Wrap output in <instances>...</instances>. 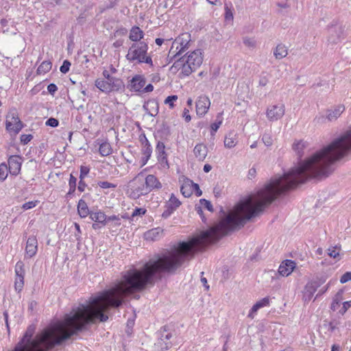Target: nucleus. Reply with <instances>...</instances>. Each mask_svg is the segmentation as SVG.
Listing matches in <instances>:
<instances>
[{
  "label": "nucleus",
  "mask_w": 351,
  "mask_h": 351,
  "mask_svg": "<svg viewBox=\"0 0 351 351\" xmlns=\"http://www.w3.org/2000/svg\"><path fill=\"white\" fill-rule=\"evenodd\" d=\"M162 271L167 272V251L150 259L141 269L133 267L123 272L120 280L109 289L91 296L86 304L73 308L62 321L46 328L34 339L32 337L35 327L29 326L14 351H47L79 332L87 330L91 324L106 322L110 308H119L126 296L153 285L154 275Z\"/></svg>",
  "instance_id": "1"
},
{
  "label": "nucleus",
  "mask_w": 351,
  "mask_h": 351,
  "mask_svg": "<svg viewBox=\"0 0 351 351\" xmlns=\"http://www.w3.org/2000/svg\"><path fill=\"white\" fill-rule=\"evenodd\" d=\"M148 45L145 42L133 43L126 55V59L130 62L136 61L138 63H146L153 66L152 57L147 53Z\"/></svg>",
  "instance_id": "2"
},
{
  "label": "nucleus",
  "mask_w": 351,
  "mask_h": 351,
  "mask_svg": "<svg viewBox=\"0 0 351 351\" xmlns=\"http://www.w3.org/2000/svg\"><path fill=\"white\" fill-rule=\"evenodd\" d=\"M144 180L145 174L141 172L128 182L127 194L130 197L136 199L141 196L149 193L147 186H146Z\"/></svg>",
  "instance_id": "3"
},
{
  "label": "nucleus",
  "mask_w": 351,
  "mask_h": 351,
  "mask_svg": "<svg viewBox=\"0 0 351 351\" xmlns=\"http://www.w3.org/2000/svg\"><path fill=\"white\" fill-rule=\"evenodd\" d=\"M345 110V106L339 104L326 111V116L320 115L316 117L315 121L319 124L325 123L326 121H334L337 120Z\"/></svg>",
  "instance_id": "4"
},
{
  "label": "nucleus",
  "mask_w": 351,
  "mask_h": 351,
  "mask_svg": "<svg viewBox=\"0 0 351 351\" xmlns=\"http://www.w3.org/2000/svg\"><path fill=\"white\" fill-rule=\"evenodd\" d=\"M6 130L9 132H13L17 134L23 128V125L20 121L17 112L15 109H12L6 116Z\"/></svg>",
  "instance_id": "5"
},
{
  "label": "nucleus",
  "mask_w": 351,
  "mask_h": 351,
  "mask_svg": "<svg viewBox=\"0 0 351 351\" xmlns=\"http://www.w3.org/2000/svg\"><path fill=\"white\" fill-rule=\"evenodd\" d=\"M285 111L284 105H274L267 109V117L269 121H277L284 116Z\"/></svg>",
  "instance_id": "6"
},
{
  "label": "nucleus",
  "mask_w": 351,
  "mask_h": 351,
  "mask_svg": "<svg viewBox=\"0 0 351 351\" xmlns=\"http://www.w3.org/2000/svg\"><path fill=\"white\" fill-rule=\"evenodd\" d=\"M173 68L177 70H181V73L186 76L189 75L197 69H193L191 64L185 61V57H182L176 61L172 66V69Z\"/></svg>",
  "instance_id": "7"
},
{
  "label": "nucleus",
  "mask_w": 351,
  "mask_h": 351,
  "mask_svg": "<svg viewBox=\"0 0 351 351\" xmlns=\"http://www.w3.org/2000/svg\"><path fill=\"white\" fill-rule=\"evenodd\" d=\"M210 106V101L208 97L205 95L199 97L197 101H196L197 114L200 117L205 115L207 113Z\"/></svg>",
  "instance_id": "8"
},
{
  "label": "nucleus",
  "mask_w": 351,
  "mask_h": 351,
  "mask_svg": "<svg viewBox=\"0 0 351 351\" xmlns=\"http://www.w3.org/2000/svg\"><path fill=\"white\" fill-rule=\"evenodd\" d=\"M23 158L14 155L11 156L8 159L9 171L12 175L16 176L20 173Z\"/></svg>",
  "instance_id": "9"
},
{
  "label": "nucleus",
  "mask_w": 351,
  "mask_h": 351,
  "mask_svg": "<svg viewBox=\"0 0 351 351\" xmlns=\"http://www.w3.org/2000/svg\"><path fill=\"white\" fill-rule=\"evenodd\" d=\"M296 267V263L291 260H285L281 263L278 267V273L283 277L289 276Z\"/></svg>",
  "instance_id": "10"
},
{
  "label": "nucleus",
  "mask_w": 351,
  "mask_h": 351,
  "mask_svg": "<svg viewBox=\"0 0 351 351\" xmlns=\"http://www.w3.org/2000/svg\"><path fill=\"white\" fill-rule=\"evenodd\" d=\"M180 205H181V202L175 196V195L173 193H172L169 199L166 202L167 209L163 212L162 217H168Z\"/></svg>",
  "instance_id": "11"
},
{
  "label": "nucleus",
  "mask_w": 351,
  "mask_h": 351,
  "mask_svg": "<svg viewBox=\"0 0 351 351\" xmlns=\"http://www.w3.org/2000/svg\"><path fill=\"white\" fill-rule=\"evenodd\" d=\"M185 61L192 65L193 69H197L202 63L203 58L199 49L192 51L186 58Z\"/></svg>",
  "instance_id": "12"
},
{
  "label": "nucleus",
  "mask_w": 351,
  "mask_h": 351,
  "mask_svg": "<svg viewBox=\"0 0 351 351\" xmlns=\"http://www.w3.org/2000/svg\"><path fill=\"white\" fill-rule=\"evenodd\" d=\"M38 242L36 237L32 236L27 239L25 247V254L28 258L33 257L37 252Z\"/></svg>",
  "instance_id": "13"
},
{
  "label": "nucleus",
  "mask_w": 351,
  "mask_h": 351,
  "mask_svg": "<svg viewBox=\"0 0 351 351\" xmlns=\"http://www.w3.org/2000/svg\"><path fill=\"white\" fill-rule=\"evenodd\" d=\"M190 41L191 35L189 33H183L176 38L173 42L175 45H179L181 50L185 51L189 48Z\"/></svg>",
  "instance_id": "14"
},
{
  "label": "nucleus",
  "mask_w": 351,
  "mask_h": 351,
  "mask_svg": "<svg viewBox=\"0 0 351 351\" xmlns=\"http://www.w3.org/2000/svg\"><path fill=\"white\" fill-rule=\"evenodd\" d=\"M163 235V230L160 228H156L147 231L144 237L147 241H157L160 239Z\"/></svg>",
  "instance_id": "15"
},
{
  "label": "nucleus",
  "mask_w": 351,
  "mask_h": 351,
  "mask_svg": "<svg viewBox=\"0 0 351 351\" xmlns=\"http://www.w3.org/2000/svg\"><path fill=\"white\" fill-rule=\"evenodd\" d=\"M146 186H147L148 192L149 193L154 189L161 188V184L154 175L145 176L144 180Z\"/></svg>",
  "instance_id": "16"
},
{
  "label": "nucleus",
  "mask_w": 351,
  "mask_h": 351,
  "mask_svg": "<svg viewBox=\"0 0 351 351\" xmlns=\"http://www.w3.org/2000/svg\"><path fill=\"white\" fill-rule=\"evenodd\" d=\"M143 108L151 117H155L158 113V104L154 99L147 101L144 104Z\"/></svg>",
  "instance_id": "17"
},
{
  "label": "nucleus",
  "mask_w": 351,
  "mask_h": 351,
  "mask_svg": "<svg viewBox=\"0 0 351 351\" xmlns=\"http://www.w3.org/2000/svg\"><path fill=\"white\" fill-rule=\"evenodd\" d=\"M318 283L316 281L310 282L306 284L304 288V296L306 300H310L318 288Z\"/></svg>",
  "instance_id": "18"
},
{
  "label": "nucleus",
  "mask_w": 351,
  "mask_h": 351,
  "mask_svg": "<svg viewBox=\"0 0 351 351\" xmlns=\"http://www.w3.org/2000/svg\"><path fill=\"white\" fill-rule=\"evenodd\" d=\"M308 146V143L306 141L303 140L295 141L293 145L292 148L298 156L299 158H301L304 154V150L306 149Z\"/></svg>",
  "instance_id": "19"
},
{
  "label": "nucleus",
  "mask_w": 351,
  "mask_h": 351,
  "mask_svg": "<svg viewBox=\"0 0 351 351\" xmlns=\"http://www.w3.org/2000/svg\"><path fill=\"white\" fill-rule=\"evenodd\" d=\"M145 84V80L141 75H136L130 81L131 88L134 91H140Z\"/></svg>",
  "instance_id": "20"
},
{
  "label": "nucleus",
  "mask_w": 351,
  "mask_h": 351,
  "mask_svg": "<svg viewBox=\"0 0 351 351\" xmlns=\"http://www.w3.org/2000/svg\"><path fill=\"white\" fill-rule=\"evenodd\" d=\"M193 152L196 158L199 161H203L207 156L208 149L203 144H197L195 147Z\"/></svg>",
  "instance_id": "21"
},
{
  "label": "nucleus",
  "mask_w": 351,
  "mask_h": 351,
  "mask_svg": "<svg viewBox=\"0 0 351 351\" xmlns=\"http://www.w3.org/2000/svg\"><path fill=\"white\" fill-rule=\"evenodd\" d=\"M143 32L137 26L132 27L130 31L129 38L133 42L138 43L143 38Z\"/></svg>",
  "instance_id": "22"
},
{
  "label": "nucleus",
  "mask_w": 351,
  "mask_h": 351,
  "mask_svg": "<svg viewBox=\"0 0 351 351\" xmlns=\"http://www.w3.org/2000/svg\"><path fill=\"white\" fill-rule=\"evenodd\" d=\"M180 191L185 197H189L193 194V181L186 179L180 187Z\"/></svg>",
  "instance_id": "23"
},
{
  "label": "nucleus",
  "mask_w": 351,
  "mask_h": 351,
  "mask_svg": "<svg viewBox=\"0 0 351 351\" xmlns=\"http://www.w3.org/2000/svg\"><path fill=\"white\" fill-rule=\"evenodd\" d=\"M90 218L95 222L101 223L102 226L106 225L107 216L101 211L95 213L91 212Z\"/></svg>",
  "instance_id": "24"
},
{
  "label": "nucleus",
  "mask_w": 351,
  "mask_h": 351,
  "mask_svg": "<svg viewBox=\"0 0 351 351\" xmlns=\"http://www.w3.org/2000/svg\"><path fill=\"white\" fill-rule=\"evenodd\" d=\"M237 134L232 132H229L225 137L224 146L227 148H232L237 144Z\"/></svg>",
  "instance_id": "25"
},
{
  "label": "nucleus",
  "mask_w": 351,
  "mask_h": 351,
  "mask_svg": "<svg viewBox=\"0 0 351 351\" xmlns=\"http://www.w3.org/2000/svg\"><path fill=\"white\" fill-rule=\"evenodd\" d=\"M344 293V291L343 289H340L337 291V293L335 294V297L333 298L332 302L331 304L330 308L335 311L337 310V308L340 306V303L343 300V294Z\"/></svg>",
  "instance_id": "26"
},
{
  "label": "nucleus",
  "mask_w": 351,
  "mask_h": 351,
  "mask_svg": "<svg viewBox=\"0 0 351 351\" xmlns=\"http://www.w3.org/2000/svg\"><path fill=\"white\" fill-rule=\"evenodd\" d=\"M77 211L80 216L82 218H84L90 214L87 204L83 199H80L78 202Z\"/></svg>",
  "instance_id": "27"
},
{
  "label": "nucleus",
  "mask_w": 351,
  "mask_h": 351,
  "mask_svg": "<svg viewBox=\"0 0 351 351\" xmlns=\"http://www.w3.org/2000/svg\"><path fill=\"white\" fill-rule=\"evenodd\" d=\"M287 54V49L283 45H278L274 51V55L275 58L278 60H280L286 57Z\"/></svg>",
  "instance_id": "28"
},
{
  "label": "nucleus",
  "mask_w": 351,
  "mask_h": 351,
  "mask_svg": "<svg viewBox=\"0 0 351 351\" xmlns=\"http://www.w3.org/2000/svg\"><path fill=\"white\" fill-rule=\"evenodd\" d=\"M95 86L97 88H99L102 92L110 93L112 92V88L110 87L109 84H108V80L104 79H97L95 81Z\"/></svg>",
  "instance_id": "29"
},
{
  "label": "nucleus",
  "mask_w": 351,
  "mask_h": 351,
  "mask_svg": "<svg viewBox=\"0 0 351 351\" xmlns=\"http://www.w3.org/2000/svg\"><path fill=\"white\" fill-rule=\"evenodd\" d=\"M110 87L112 88V91L119 90L123 86V82L120 79L115 77H110L108 80Z\"/></svg>",
  "instance_id": "30"
},
{
  "label": "nucleus",
  "mask_w": 351,
  "mask_h": 351,
  "mask_svg": "<svg viewBox=\"0 0 351 351\" xmlns=\"http://www.w3.org/2000/svg\"><path fill=\"white\" fill-rule=\"evenodd\" d=\"M184 52V51L181 50L179 45H175V43L173 42L169 51L168 58L173 59L176 56L181 55Z\"/></svg>",
  "instance_id": "31"
},
{
  "label": "nucleus",
  "mask_w": 351,
  "mask_h": 351,
  "mask_svg": "<svg viewBox=\"0 0 351 351\" xmlns=\"http://www.w3.org/2000/svg\"><path fill=\"white\" fill-rule=\"evenodd\" d=\"M99 151L101 156H107L112 154V149L109 143L104 142L100 145Z\"/></svg>",
  "instance_id": "32"
},
{
  "label": "nucleus",
  "mask_w": 351,
  "mask_h": 351,
  "mask_svg": "<svg viewBox=\"0 0 351 351\" xmlns=\"http://www.w3.org/2000/svg\"><path fill=\"white\" fill-rule=\"evenodd\" d=\"M163 337L164 334H161V337L158 339L157 343H156V346L161 351L167 350L171 345L170 341H166Z\"/></svg>",
  "instance_id": "33"
},
{
  "label": "nucleus",
  "mask_w": 351,
  "mask_h": 351,
  "mask_svg": "<svg viewBox=\"0 0 351 351\" xmlns=\"http://www.w3.org/2000/svg\"><path fill=\"white\" fill-rule=\"evenodd\" d=\"M51 69V63L49 61H44L41 63V64L38 66L37 69L38 74L46 73L49 71Z\"/></svg>",
  "instance_id": "34"
},
{
  "label": "nucleus",
  "mask_w": 351,
  "mask_h": 351,
  "mask_svg": "<svg viewBox=\"0 0 351 351\" xmlns=\"http://www.w3.org/2000/svg\"><path fill=\"white\" fill-rule=\"evenodd\" d=\"M16 276H24L25 269L24 263L22 261H18L15 266Z\"/></svg>",
  "instance_id": "35"
},
{
  "label": "nucleus",
  "mask_w": 351,
  "mask_h": 351,
  "mask_svg": "<svg viewBox=\"0 0 351 351\" xmlns=\"http://www.w3.org/2000/svg\"><path fill=\"white\" fill-rule=\"evenodd\" d=\"M243 42L245 46L250 49H254L256 46V42L254 38L250 37H244Z\"/></svg>",
  "instance_id": "36"
},
{
  "label": "nucleus",
  "mask_w": 351,
  "mask_h": 351,
  "mask_svg": "<svg viewBox=\"0 0 351 351\" xmlns=\"http://www.w3.org/2000/svg\"><path fill=\"white\" fill-rule=\"evenodd\" d=\"M9 168L7 165L5 163H1L0 165V180L3 181L6 179L8 176V171Z\"/></svg>",
  "instance_id": "37"
},
{
  "label": "nucleus",
  "mask_w": 351,
  "mask_h": 351,
  "mask_svg": "<svg viewBox=\"0 0 351 351\" xmlns=\"http://www.w3.org/2000/svg\"><path fill=\"white\" fill-rule=\"evenodd\" d=\"M328 254L332 258L340 259L339 250H337V246L328 248Z\"/></svg>",
  "instance_id": "38"
},
{
  "label": "nucleus",
  "mask_w": 351,
  "mask_h": 351,
  "mask_svg": "<svg viewBox=\"0 0 351 351\" xmlns=\"http://www.w3.org/2000/svg\"><path fill=\"white\" fill-rule=\"evenodd\" d=\"M165 145L163 143H162V142L158 143L156 149V152L158 153V157L161 158L162 159L165 158Z\"/></svg>",
  "instance_id": "39"
},
{
  "label": "nucleus",
  "mask_w": 351,
  "mask_h": 351,
  "mask_svg": "<svg viewBox=\"0 0 351 351\" xmlns=\"http://www.w3.org/2000/svg\"><path fill=\"white\" fill-rule=\"evenodd\" d=\"M24 276H16L14 287L16 290L21 291L24 285Z\"/></svg>",
  "instance_id": "40"
},
{
  "label": "nucleus",
  "mask_w": 351,
  "mask_h": 351,
  "mask_svg": "<svg viewBox=\"0 0 351 351\" xmlns=\"http://www.w3.org/2000/svg\"><path fill=\"white\" fill-rule=\"evenodd\" d=\"M262 141L263 143L269 147L273 144V138L270 134L265 133L263 135Z\"/></svg>",
  "instance_id": "41"
},
{
  "label": "nucleus",
  "mask_w": 351,
  "mask_h": 351,
  "mask_svg": "<svg viewBox=\"0 0 351 351\" xmlns=\"http://www.w3.org/2000/svg\"><path fill=\"white\" fill-rule=\"evenodd\" d=\"M178 99L177 95H171L167 97L165 100V104H168L170 108H173L174 107L173 101Z\"/></svg>",
  "instance_id": "42"
},
{
  "label": "nucleus",
  "mask_w": 351,
  "mask_h": 351,
  "mask_svg": "<svg viewBox=\"0 0 351 351\" xmlns=\"http://www.w3.org/2000/svg\"><path fill=\"white\" fill-rule=\"evenodd\" d=\"M199 203L201 204V206H203L206 208H207L209 211L213 212V205L211 204L210 202L205 199H201L199 200Z\"/></svg>",
  "instance_id": "43"
},
{
  "label": "nucleus",
  "mask_w": 351,
  "mask_h": 351,
  "mask_svg": "<svg viewBox=\"0 0 351 351\" xmlns=\"http://www.w3.org/2000/svg\"><path fill=\"white\" fill-rule=\"evenodd\" d=\"M38 203V201H30L23 204L22 208L23 210H28L34 208Z\"/></svg>",
  "instance_id": "44"
},
{
  "label": "nucleus",
  "mask_w": 351,
  "mask_h": 351,
  "mask_svg": "<svg viewBox=\"0 0 351 351\" xmlns=\"http://www.w3.org/2000/svg\"><path fill=\"white\" fill-rule=\"evenodd\" d=\"M343 306L341 309L339 311V313L341 315H344L347 310L351 307V301H347L343 302Z\"/></svg>",
  "instance_id": "45"
},
{
  "label": "nucleus",
  "mask_w": 351,
  "mask_h": 351,
  "mask_svg": "<svg viewBox=\"0 0 351 351\" xmlns=\"http://www.w3.org/2000/svg\"><path fill=\"white\" fill-rule=\"evenodd\" d=\"M98 186L102 189L115 188L117 186L116 184H114L112 183H110V182H108L106 181L99 182Z\"/></svg>",
  "instance_id": "46"
},
{
  "label": "nucleus",
  "mask_w": 351,
  "mask_h": 351,
  "mask_svg": "<svg viewBox=\"0 0 351 351\" xmlns=\"http://www.w3.org/2000/svg\"><path fill=\"white\" fill-rule=\"evenodd\" d=\"M143 154L145 156V160L143 161V165H145L152 154V149L149 145L145 147L143 150Z\"/></svg>",
  "instance_id": "47"
},
{
  "label": "nucleus",
  "mask_w": 351,
  "mask_h": 351,
  "mask_svg": "<svg viewBox=\"0 0 351 351\" xmlns=\"http://www.w3.org/2000/svg\"><path fill=\"white\" fill-rule=\"evenodd\" d=\"M71 63L68 60H64L62 65L60 66V70L62 73H66L69 71Z\"/></svg>",
  "instance_id": "48"
},
{
  "label": "nucleus",
  "mask_w": 351,
  "mask_h": 351,
  "mask_svg": "<svg viewBox=\"0 0 351 351\" xmlns=\"http://www.w3.org/2000/svg\"><path fill=\"white\" fill-rule=\"evenodd\" d=\"M256 304L260 308L267 306L269 304V298L268 297L264 298L260 301H258Z\"/></svg>",
  "instance_id": "49"
},
{
  "label": "nucleus",
  "mask_w": 351,
  "mask_h": 351,
  "mask_svg": "<svg viewBox=\"0 0 351 351\" xmlns=\"http://www.w3.org/2000/svg\"><path fill=\"white\" fill-rule=\"evenodd\" d=\"M351 280V271L346 272L340 278V282L343 284Z\"/></svg>",
  "instance_id": "50"
},
{
  "label": "nucleus",
  "mask_w": 351,
  "mask_h": 351,
  "mask_svg": "<svg viewBox=\"0 0 351 351\" xmlns=\"http://www.w3.org/2000/svg\"><path fill=\"white\" fill-rule=\"evenodd\" d=\"M59 124V121L58 119L51 117L46 121V125L55 128L57 127Z\"/></svg>",
  "instance_id": "51"
},
{
  "label": "nucleus",
  "mask_w": 351,
  "mask_h": 351,
  "mask_svg": "<svg viewBox=\"0 0 351 351\" xmlns=\"http://www.w3.org/2000/svg\"><path fill=\"white\" fill-rule=\"evenodd\" d=\"M76 182H77L76 178H75L73 175H71L70 179H69V186L73 192H74L75 190Z\"/></svg>",
  "instance_id": "52"
},
{
  "label": "nucleus",
  "mask_w": 351,
  "mask_h": 351,
  "mask_svg": "<svg viewBox=\"0 0 351 351\" xmlns=\"http://www.w3.org/2000/svg\"><path fill=\"white\" fill-rule=\"evenodd\" d=\"M113 221H117V226L121 225L120 219L117 216L112 215L110 217H107L106 224H108L109 222H113Z\"/></svg>",
  "instance_id": "53"
},
{
  "label": "nucleus",
  "mask_w": 351,
  "mask_h": 351,
  "mask_svg": "<svg viewBox=\"0 0 351 351\" xmlns=\"http://www.w3.org/2000/svg\"><path fill=\"white\" fill-rule=\"evenodd\" d=\"M269 82V79L267 75H261L259 79L258 84L261 86H265Z\"/></svg>",
  "instance_id": "54"
},
{
  "label": "nucleus",
  "mask_w": 351,
  "mask_h": 351,
  "mask_svg": "<svg viewBox=\"0 0 351 351\" xmlns=\"http://www.w3.org/2000/svg\"><path fill=\"white\" fill-rule=\"evenodd\" d=\"M258 309H260V308L256 305V304H254L252 307L250 313L248 314V317L254 319V313H256Z\"/></svg>",
  "instance_id": "55"
},
{
  "label": "nucleus",
  "mask_w": 351,
  "mask_h": 351,
  "mask_svg": "<svg viewBox=\"0 0 351 351\" xmlns=\"http://www.w3.org/2000/svg\"><path fill=\"white\" fill-rule=\"evenodd\" d=\"M32 138V136L30 134H23L21 136V141L23 144H27Z\"/></svg>",
  "instance_id": "56"
},
{
  "label": "nucleus",
  "mask_w": 351,
  "mask_h": 351,
  "mask_svg": "<svg viewBox=\"0 0 351 351\" xmlns=\"http://www.w3.org/2000/svg\"><path fill=\"white\" fill-rule=\"evenodd\" d=\"M226 12H225V18L226 20H232L233 19V14L232 10L226 7L225 8Z\"/></svg>",
  "instance_id": "57"
},
{
  "label": "nucleus",
  "mask_w": 351,
  "mask_h": 351,
  "mask_svg": "<svg viewBox=\"0 0 351 351\" xmlns=\"http://www.w3.org/2000/svg\"><path fill=\"white\" fill-rule=\"evenodd\" d=\"M193 192L195 193V194L197 197L201 196L202 194V192L201 189H199V185L193 182Z\"/></svg>",
  "instance_id": "58"
},
{
  "label": "nucleus",
  "mask_w": 351,
  "mask_h": 351,
  "mask_svg": "<svg viewBox=\"0 0 351 351\" xmlns=\"http://www.w3.org/2000/svg\"><path fill=\"white\" fill-rule=\"evenodd\" d=\"M88 172L89 169L88 167L82 166L80 169V179L82 180L83 178L88 173Z\"/></svg>",
  "instance_id": "59"
},
{
  "label": "nucleus",
  "mask_w": 351,
  "mask_h": 351,
  "mask_svg": "<svg viewBox=\"0 0 351 351\" xmlns=\"http://www.w3.org/2000/svg\"><path fill=\"white\" fill-rule=\"evenodd\" d=\"M57 86L55 84H50L47 86V90L49 93L53 95L57 90Z\"/></svg>",
  "instance_id": "60"
},
{
  "label": "nucleus",
  "mask_w": 351,
  "mask_h": 351,
  "mask_svg": "<svg viewBox=\"0 0 351 351\" xmlns=\"http://www.w3.org/2000/svg\"><path fill=\"white\" fill-rule=\"evenodd\" d=\"M182 117L186 122H189L191 120V115L189 114V110L186 108L184 109Z\"/></svg>",
  "instance_id": "61"
},
{
  "label": "nucleus",
  "mask_w": 351,
  "mask_h": 351,
  "mask_svg": "<svg viewBox=\"0 0 351 351\" xmlns=\"http://www.w3.org/2000/svg\"><path fill=\"white\" fill-rule=\"evenodd\" d=\"M145 213V210L143 208H136L133 213L132 216L142 215Z\"/></svg>",
  "instance_id": "62"
},
{
  "label": "nucleus",
  "mask_w": 351,
  "mask_h": 351,
  "mask_svg": "<svg viewBox=\"0 0 351 351\" xmlns=\"http://www.w3.org/2000/svg\"><path fill=\"white\" fill-rule=\"evenodd\" d=\"M221 121H219L218 122H215V123H213L210 128H211V130L213 132H215L217 131L218 128H219V126L221 125Z\"/></svg>",
  "instance_id": "63"
},
{
  "label": "nucleus",
  "mask_w": 351,
  "mask_h": 351,
  "mask_svg": "<svg viewBox=\"0 0 351 351\" xmlns=\"http://www.w3.org/2000/svg\"><path fill=\"white\" fill-rule=\"evenodd\" d=\"M86 186V184H85V182L84 181H82V180L80 179V181L79 182L77 189L80 191L83 192V191H84Z\"/></svg>",
  "instance_id": "64"
}]
</instances>
